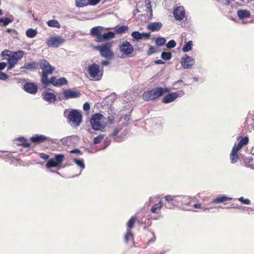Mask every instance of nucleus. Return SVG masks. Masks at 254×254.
I'll use <instances>...</instances> for the list:
<instances>
[{"mask_svg":"<svg viewBox=\"0 0 254 254\" xmlns=\"http://www.w3.org/2000/svg\"><path fill=\"white\" fill-rule=\"evenodd\" d=\"M40 68L42 70V72L52 74L55 70V67L52 66L46 60H41L39 61Z\"/></svg>","mask_w":254,"mask_h":254,"instance_id":"obj_10","label":"nucleus"},{"mask_svg":"<svg viewBox=\"0 0 254 254\" xmlns=\"http://www.w3.org/2000/svg\"><path fill=\"white\" fill-rule=\"evenodd\" d=\"M165 200L168 202L172 203L173 205H177L178 200L175 199L172 196L167 195L165 196Z\"/></svg>","mask_w":254,"mask_h":254,"instance_id":"obj_33","label":"nucleus"},{"mask_svg":"<svg viewBox=\"0 0 254 254\" xmlns=\"http://www.w3.org/2000/svg\"><path fill=\"white\" fill-rule=\"evenodd\" d=\"M131 36L136 41L142 39L141 33L137 31H133L131 34Z\"/></svg>","mask_w":254,"mask_h":254,"instance_id":"obj_35","label":"nucleus"},{"mask_svg":"<svg viewBox=\"0 0 254 254\" xmlns=\"http://www.w3.org/2000/svg\"><path fill=\"white\" fill-rule=\"evenodd\" d=\"M232 199V198L226 196L225 195L219 196L216 197V198L214 199L212 201V202L215 203H219L224 202L225 201L230 200Z\"/></svg>","mask_w":254,"mask_h":254,"instance_id":"obj_27","label":"nucleus"},{"mask_svg":"<svg viewBox=\"0 0 254 254\" xmlns=\"http://www.w3.org/2000/svg\"><path fill=\"white\" fill-rule=\"evenodd\" d=\"M145 7H146V8L147 9V11H148V12H149V14L148 16L150 18H151L153 15V13H152L153 10H152V6L151 5V2H150V0H145Z\"/></svg>","mask_w":254,"mask_h":254,"instance_id":"obj_31","label":"nucleus"},{"mask_svg":"<svg viewBox=\"0 0 254 254\" xmlns=\"http://www.w3.org/2000/svg\"><path fill=\"white\" fill-rule=\"evenodd\" d=\"M23 56L24 52L22 50H19L13 53L11 52V59L17 62L18 60L22 59Z\"/></svg>","mask_w":254,"mask_h":254,"instance_id":"obj_25","label":"nucleus"},{"mask_svg":"<svg viewBox=\"0 0 254 254\" xmlns=\"http://www.w3.org/2000/svg\"><path fill=\"white\" fill-rule=\"evenodd\" d=\"M115 37V33L112 31H109L104 34H102L101 39L99 42H102L104 40H108L113 39Z\"/></svg>","mask_w":254,"mask_h":254,"instance_id":"obj_22","label":"nucleus"},{"mask_svg":"<svg viewBox=\"0 0 254 254\" xmlns=\"http://www.w3.org/2000/svg\"><path fill=\"white\" fill-rule=\"evenodd\" d=\"M64 156L62 154H56L54 158H50L46 164L48 168L59 167L64 161Z\"/></svg>","mask_w":254,"mask_h":254,"instance_id":"obj_7","label":"nucleus"},{"mask_svg":"<svg viewBox=\"0 0 254 254\" xmlns=\"http://www.w3.org/2000/svg\"><path fill=\"white\" fill-rule=\"evenodd\" d=\"M38 67V64L36 62H31L25 63L23 66H21L20 69L23 71L24 69H28L31 71L36 70Z\"/></svg>","mask_w":254,"mask_h":254,"instance_id":"obj_19","label":"nucleus"},{"mask_svg":"<svg viewBox=\"0 0 254 254\" xmlns=\"http://www.w3.org/2000/svg\"><path fill=\"white\" fill-rule=\"evenodd\" d=\"M238 200L241 201L242 203L245 204H250L251 201L248 198H244V197H240L238 198Z\"/></svg>","mask_w":254,"mask_h":254,"instance_id":"obj_48","label":"nucleus"},{"mask_svg":"<svg viewBox=\"0 0 254 254\" xmlns=\"http://www.w3.org/2000/svg\"><path fill=\"white\" fill-rule=\"evenodd\" d=\"M104 136H105V134H101L98 135L97 136L95 137L93 140L94 144H97L99 143L102 141V140L104 138Z\"/></svg>","mask_w":254,"mask_h":254,"instance_id":"obj_44","label":"nucleus"},{"mask_svg":"<svg viewBox=\"0 0 254 254\" xmlns=\"http://www.w3.org/2000/svg\"><path fill=\"white\" fill-rule=\"evenodd\" d=\"M154 63L156 64H165V62L161 60H157L154 61Z\"/></svg>","mask_w":254,"mask_h":254,"instance_id":"obj_59","label":"nucleus"},{"mask_svg":"<svg viewBox=\"0 0 254 254\" xmlns=\"http://www.w3.org/2000/svg\"><path fill=\"white\" fill-rule=\"evenodd\" d=\"M37 34L36 29L29 28L26 31V36L28 38H32L36 36Z\"/></svg>","mask_w":254,"mask_h":254,"instance_id":"obj_29","label":"nucleus"},{"mask_svg":"<svg viewBox=\"0 0 254 254\" xmlns=\"http://www.w3.org/2000/svg\"><path fill=\"white\" fill-rule=\"evenodd\" d=\"M166 40L164 37H159L155 40V44L158 46H162L165 44Z\"/></svg>","mask_w":254,"mask_h":254,"instance_id":"obj_37","label":"nucleus"},{"mask_svg":"<svg viewBox=\"0 0 254 254\" xmlns=\"http://www.w3.org/2000/svg\"><path fill=\"white\" fill-rule=\"evenodd\" d=\"M194 63V59L187 55L182 57L181 60V65L184 69H191Z\"/></svg>","mask_w":254,"mask_h":254,"instance_id":"obj_9","label":"nucleus"},{"mask_svg":"<svg viewBox=\"0 0 254 254\" xmlns=\"http://www.w3.org/2000/svg\"><path fill=\"white\" fill-rule=\"evenodd\" d=\"M156 52L155 48H154L153 46H151L148 51H147V55L148 56L151 55L155 53Z\"/></svg>","mask_w":254,"mask_h":254,"instance_id":"obj_50","label":"nucleus"},{"mask_svg":"<svg viewBox=\"0 0 254 254\" xmlns=\"http://www.w3.org/2000/svg\"><path fill=\"white\" fill-rule=\"evenodd\" d=\"M230 158L232 163H236L239 158L237 152H235L234 151L232 150L230 154Z\"/></svg>","mask_w":254,"mask_h":254,"instance_id":"obj_41","label":"nucleus"},{"mask_svg":"<svg viewBox=\"0 0 254 254\" xmlns=\"http://www.w3.org/2000/svg\"><path fill=\"white\" fill-rule=\"evenodd\" d=\"M105 117L101 113L93 114L90 119L91 128L95 131H104L107 126L105 123H102Z\"/></svg>","mask_w":254,"mask_h":254,"instance_id":"obj_1","label":"nucleus"},{"mask_svg":"<svg viewBox=\"0 0 254 254\" xmlns=\"http://www.w3.org/2000/svg\"><path fill=\"white\" fill-rule=\"evenodd\" d=\"M163 95V87H157L145 91L142 95V99L145 101L154 100Z\"/></svg>","mask_w":254,"mask_h":254,"instance_id":"obj_3","label":"nucleus"},{"mask_svg":"<svg viewBox=\"0 0 254 254\" xmlns=\"http://www.w3.org/2000/svg\"><path fill=\"white\" fill-rule=\"evenodd\" d=\"M151 36L150 33H141V37L142 39L143 38H145L146 39H149Z\"/></svg>","mask_w":254,"mask_h":254,"instance_id":"obj_54","label":"nucleus"},{"mask_svg":"<svg viewBox=\"0 0 254 254\" xmlns=\"http://www.w3.org/2000/svg\"><path fill=\"white\" fill-rule=\"evenodd\" d=\"M67 83V80L64 77H61L59 79H57L55 77V79L53 80V82L52 83V85L54 86L58 87L60 86H62L64 85H65Z\"/></svg>","mask_w":254,"mask_h":254,"instance_id":"obj_21","label":"nucleus"},{"mask_svg":"<svg viewBox=\"0 0 254 254\" xmlns=\"http://www.w3.org/2000/svg\"><path fill=\"white\" fill-rule=\"evenodd\" d=\"M73 161L77 165V166L81 169L79 173L74 175V177H75L81 174L82 170L85 168V166L84 163L83 159H82L75 158L73 159Z\"/></svg>","mask_w":254,"mask_h":254,"instance_id":"obj_26","label":"nucleus"},{"mask_svg":"<svg viewBox=\"0 0 254 254\" xmlns=\"http://www.w3.org/2000/svg\"><path fill=\"white\" fill-rule=\"evenodd\" d=\"M166 47L168 49H172L176 47V43L175 40H171L167 44Z\"/></svg>","mask_w":254,"mask_h":254,"instance_id":"obj_47","label":"nucleus"},{"mask_svg":"<svg viewBox=\"0 0 254 254\" xmlns=\"http://www.w3.org/2000/svg\"><path fill=\"white\" fill-rule=\"evenodd\" d=\"M235 0H226V2H225V4L226 5H229L230 3V2L231 1H235Z\"/></svg>","mask_w":254,"mask_h":254,"instance_id":"obj_64","label":"nucleus"},{"mask_svg":"<svg viewBox=\"0 0 254 254\" xmlns=\"http://www.w3.org/2000/svg\"><path fill=\"white\" fill-rule=\"evenodd\" d=\"M8 67L7 68V70H11L15 66V65L17 63V62L11 59H8Z\"/></svg>","mask_w":254,"mask_h":254,"instance_id":"obj_39","label":"nucleus"},{"mask_svg":"<svg viewBox=\"0 0 254 254\" xmlns=\"http://www.w3.org/2000/svg\"><path fill=\"white\" fill-rule=\"evenodd\" d=\"M90 106L88 103L86 102L83 104V109L85 111H88L90 110Z\"/></svg>","mask_w":254,"mask_h":254,"instance_id":"obj_55","label":"nucleus"},{"mask_svg":"<svg viewBox=\"0 0 254 254\" xmlns=\"http://www.w3.org/2000/svg\"><path fill=\"white\" fill-rule=\"evenodd\" d=\"M237 15L241 19L249 18L251 13L249 10L246 9H239L237 11Z\"/></svg>","mask_w":254,"mask_h":254,"instance_id":"obj_23","label":"nucleus"},{"mask_svg":"<svg viewBox=\"0 0 254 254\" xmlns=\"http://www.w3.org/2000/svg\"><path fill=\"white\" fill-rule=\"evenodd\" d=\"M122 129L121 127H116L114 131L110 134L111 136H116L120 131Z\"/></svg>","mask_w":254,"mask_h":254,"instance_id":"obj_52","label":"nucleus"},{"mask_svg":"<svg viewBox=\"0 0 254 254\" xmlns=\"http://www.w3.org/2000/svg\"><path fill=\"white\" fill-rule=\"evenodd\" d=\"M12 20L8 17H0V23L3 24V26H6L10 23Z\"/></svg>","mask_w":254,"mask_h":254,"instance_id":"obj_42","label":"nucleus"},{"mask_svg":"<svg viewBox=\"0 0 254 254\" xmlns=\"http://www.w3.org/2000/svg\"><path fill=\"white\" fill-rule=\"evenodd\" d=\"M64 41V40L61 37L56 36L50 38L46 42V44L50 47L58 48L61 44L63 43Z\"/></svg>","mask_w":254,"mask_h":254,"instance_id":"obj_11","label":"nucleus"},{"mask_svg":"<svg viewBox=\"0 0 254 254\" xmlns=\"http://www.w3.org/2000/svg\"><path fill=\"white\" fill-rule=\"evenodd\" d=\"M133 238V236L131 231L129 229L127 230V234L125 237V240L127 243H128V241L130 240H132Z\"/></svg>","mask_w":254,"mask_h":254,"instance_id":"obj_40","label":"nucleus"},{"mask_svg":"<svg viewBox=\"0 0 254 254\" xmlns=\"http://www.w3.org/2000/svg\"><path fill=\"white\" fill-rule=\"evenodd\" d=\"M15 141H20V143H17V145L19 146H22L24 148H29L31 146V144L29 142H27L26 138L23 136L18 137L15 140Z\"/></svg>","mask_w":254,"mask_h":254,"instance_id":"obj_24","label":"nucleus"},{"mask_svg":"<svg viewBox=\"0 0 254 254\" xmlns=\"http://www.w3.org/2000/svg\"><path fill=\"white\" fill-rule=\"evenodd\" d=\"M43 99L49 103H54L56 100V96L53 93L45 92L42 94Z\"/></svg>","mask_w":254,"mask_h":254,"instance_id":"obj_17","label":"nucleus"},{"mask_svg":"<svg viewBox=\"0 0 254 254\" xmlns=\"http://www.w3.org/2000/svg\"><path fill=\"white\" fill-rule=\"evenodd\" d=\"M104 29V28L101 26H97L92 27L90 30V35L92 37H96V41L99 42L102 35L101 32Z\"/></svg>","mask_w":254,"mask_h":254,"instance_id":"obj_14","label":"nucleus"},{"mask_svg":"<svg viewBox=\"0 0 254 254\" xmlns=\"http://www.w3.org/2000/svg\"><path fill=\"white\" fill-rule=\"evenodd\" d=\"M110 64V63L108 61H102V62H101V64L103 66L108 65Z\"/></svg>","mask_w":254,"mask_h":254,"instance_id":"obj_60","label":"nucleus"},{"mask_svg":"<svg viewBox=\"0 0 254 254\" xmlns=\"http://www.w3.org/2000/svg\"><path fill=\"white\" fill-rule=\"evenodd\" d=\"M127 29V26L122 25L120 26H117L116 27L115 31L117 33L123 34L125 33Z\"/></svg>","mask_w":254,"mask_h":254,"instance_id":"obj_38","label":"nucleus"},{"mask_svg":"<svg viewBox=\"0 0 254 254\" xmlns=\"http://www.w3.org/2000/svg\"><path fill=\"white\" fill-rule=\"evenodd\" d=\"M184 92L183 90H179L176 92L170 93L164 96L162 102L168 104L174 101L177 98L184 95Z\"/></svg>","mask_w":254,"mask_h":254,"instance_id":"obj_8","label":"nucleus"},{"mask_svg":"<svg viewBox=\"0 0 254 254\" xmlns=\"http://www.w3.org/2000/svg\"><path fill=\"white\" fill-rule=\"evenodd\" d=\"M47 140H50L52 141L53 143H55V141L53 139L48 138L44 135L36 134L34 136H32L30 138V140L32 142L38 144L45 142Z\"/></svg>","mask_w":254,"mask_h":254,"instance_id":"obj_15","label":"nucleus"},{"mask_svg":"<svg viewBox=\"0 0 254 254\" xmlns=\"http://www.w3.org/2000/svg\"><path fill=\"white\" fill-rule=\"evenodd\" d=\"M249 139L248 136H245L243 137H241L240 140L239 141V143H240L242 146H244L249 143Z\"/></svg>","mask_w":254,"mask_h":254,"instance_id":"obj_43","label":"nucleus"},{"mask_svg":"<svg viewBox=\"0 0 254 254\" xmlns=\"http://www.w3.org/2000/svg\"><path fill=\"white\" fill-rule=\"evenodd\" d=\"M1 55L3 59L8 60V59H11V52L8 50H5L1 52Z\"/></svg>","mask_w":254,"mask_h":254,"instance_id":"obj_36","label":"nucleus"},{"mask_svg":"<svg viewBox=\"0 0 254 254\" xmlns=\"http://www.w3.org/2000/svg\"><path fill=\"white\" fill-rule=\"evenodd\" d=\"M70 153L74 154H81V151L79 149H75L70 151Z\"/></svg>","mask_w":254,"mask_h":254,"instance_id":"obj_58","label":"nucleus"},{"mask_svg":"<svg viewBox=\"0 0 254 254\" xmlns=\"http://www.w3.org/2000/svg\"><path fill=\"white\" fill-rule=\"evenodd\" d=\"M172 55L171 52L164 51L161 53V58L165 61H169L171 59Z\"/></svg>","mask_w":254,"mask_h":254,"instance_id":"obj_32","label":"nucleus"},{"mask_svg":"<svg viewBox=\"0 0 254 254\" xmlns=\"http://www.w3.org/2000/svg\"><path fill=\"white\" fill-rule=\"evenodd\" d=\"M8 75L4 72L0 71V79L2 80H5L8 78Z\"/></svg>","mask_w":254,"mask_h":254,"instance_id":"obj_53","label":"nucleus"},{"mask_svg":"<svg viewBox=\"0 0 254 254\" xmlns=\"http://www.w3.org/2000/svg\"><path fill=\"white\" fill-rule=\"evenodd\" d=\"M193 206L195 208H200V204H198V203L194 204L193 205Z\"/></svg>","mask_w":254,"mask_h":254,"instance_id":"obj_63","label":"nucleus"},{"mask_svg":"<svg viewBox=\"0 0 254 254\" xmlns=\"http://www.w3.org/2000/svg\"><path fill=\"white\" fill-rule=\"evenodd\" d=\"M125 119L126 120V121H129V120H131L130 115H126L125 116Z\"/></svg>","mask_w":254,"mask_h":254,"instance_id":"obj_62","label":"nucleus"},{"mask_svg":"<svg viewBox=\"0 0 254 254\" xmlns=\"http://www.w3.org/2000/svg\"><path fill=\"white\" fill-rule=\"evenodd\" d=\"M161 209L160 204H155L151 207V211L153 213H158Z\"/></svg>","mask_w":254,"mask_h":254,"instance_id":"obj_45","label":"nucleus"},{"mask_svg":"<svg viewBox=\"0 0 254 254\" xmlns=\"http://www.w3.org/2000/svg\"><path fill=\"white\" fill-rule=\"evenodd\" d=\"M162 24L160 22H151L147 26V29L152 32L158 31L161 29Z\"/></svg>","mask_w":254,"mask_h":254,"instance_id":"obj_18","label":"nucleus"},{"mask_svg":"<svg viewBox=\"0 0 254 254\" xmlns=\"http://www.w3.org/2000/svg\"><path fill=\"white\" fill-rule=\"evenodd\" d=\"M135 217H131L130 218V219L128 220V221L127 223L128 228H129L130 229H131L132 228H133V225L135 223Z\"/></svg>","mask_w":254,"mask_h":254,"instance_id":"obj_46","label":"nucleus"},{"mask_svg":"<svg viewBox=\"0 0 254 254\" xmlns=\"http://www.w3.org/2000/svg\"><path fill=\"white\" fill-rule=\"evenodd\" d=\"M87 71L90 76L95 80H99L103 75V69L101 70L100 65L95 63L90 65Z\"/></svg>","mask_w":254,"mask_h":254,"instance_id":"obj_5","label":"nucleus"},{"mask_svg":"<svg viewBox=\"0 0 254 254\" xmlns=\"http://www.w3.org/2000/svg\"><path fill=\"white\" fill-rule=\"evenodd\" d=\"M40 156L41 158H43V159L47 160L49 158V156L48 155H47L44 153H42L40 154Z\"/></svg>","mask_w":254,"mask_h":254,"instance_id":"obj_56","label":"nucleus"},{"mask_svg":"<svg viewBox=\"0 0 254 254\" xmlns=\"http://www.w3.org/2000/svg\"><path fill=\"white\" fill-rule=\"evenodd\" d=\"M7 64L4 62L0 63V71L4 69Z\"/></svg>","mask_w":254,"mask_h":254,"instance_id":"obj_57","label":"nucleus"},{"mask_svg":"<svg viewBox=\"0 0 254 254\" xmlns=\"http://www.w3.org/2000/svg\"><path fill=\"white\" fill-rule=\"evenodd\" d=\"M101 0H88V5H96L98 4Z\"/></svg>","mask_w":254,"mask_h":254,"instance_id":"obj_51","label":"nucleus"},{"mask_svg":"<svg viewBox=\"0 0 254 254\" xmlns=\"http://www.w3.org/2000/svg\"><path fill=\"white\" fill-rule=\"evenodd\" d=\"M192 41H189L186 43L182 48V51L184 52H187L190 51L192 49Z\"/></svg>","mask_w":254,"mask_h":254,"instance_id":"obj_30","label":"nucleus"},{"mask_svg":"<svg viewBox=\"0 0 254 254\" xmlns=\"http://www.w3.org/2000/svg\"><path fill=\"white\" fill-rule=\"evenodd\" d=\"M173 15L176 20H182L185 17V11L184 7L178 6L176 8L173 12Z\"/></svg>","mask_w":254,"mask_h":254,"instance_id":"obj_16","label":"nucleus"},{"mask_svg":"<svg viewBox=\"0 0 254 254\" xmlns=\"http://www.w3.org/2000/svg\"><path fill=\"white\" fill-rule=\"evenodd\" d=\"M63 97L62 98L59 97L60 100L77 98L80 96L81 93L75 88H68L63 90Z\"/></svg>","mask_w":254,"mask_h":254,"instance_id":"obj_6","label":"nucleus"},{"mask_svg":"<svg viewBox=\"0 0 254 254\" xmlns=\"http://www.w3.org/2000/svg\"><path fill=\"white\" fill-rule=\"evenodd\" d=\"M48 26L57 28H61V24L57 20L51 19L47 22Z\"/></svg>","mask_w":254,"mask_h":254,"instance_id":"obj_28","label":"nucleus"},{"mask_svg":"<svg viewBox=\"0 0 254 254\" xmlns=\"http://www.w3.org/2000/svg\"><path fill=\"white\" fill-rule=\"evenodd\" d=\"M48 73L42 72L41 76V82L46 85L52 84L53 80L55 79V76H52L50 79H48Z\"/></svg>","mask_w":254,"mask_h":254,"instance_id":"obj_20","label":"nucleus"},{"mask_svg":"<svg viewBox=\"0 0 254 254\" xmlns=\"http://www.w3.org/2000/svg\"><path fill=\"white\" fill-rule=\"evenodd\" d=\"M163 94L165 93H169L171 91V89L168 87H163Z\"/></svg>","mask_w":254,"mask_h":254,"instance_id":"obj_61","label":"nucleus"},{"mask_svg":"<svg viewBox=\"0 0 254 254\" xmlns=\"http://www.w3.org/2000/svg\"><path fill=\"white\" fill-rule=\"evenodd\" d=\"M23 89L26 92L31 94H35L38 91V86L34 82H26L23 86Z\"/></svg>","mask_w":254,"mask_h":254,"instance_id":"obj_13","label":"nucleus"},{"mask_svg":"<svg viewBox=\"0 0 254 254\" xmlns=\"http://www.w3.org/2000/svg\"><path fill=\"white\" fill-rule=\"evenodd\" d=\"M76 6L82 7L88 5V0H75Z\"/></svg>","mask_w":254,"mask_h":254,"instance_id":"obj_34","label":"nucleus"},{"mask_svg":"<svg viewBox=\"0 0 254 254\" xmlns=\"http://www.w3.org/2000/svg\"><path fill=\"white\" fill-rule=\"evenodd\" d=\"M112 45V43L108 42L95 47V49L99 51L102 57L107 59H112L114 56V54L111 50Z\"/></svg>","mask_w":254,"mask_h":254,"instance_id":"obj_4","label":"nucleus"},{"mask_svg":"<svg viewBox=\"0 0 254 254\" xmlns=\"http://www.w3.org/2000/svg\"><path fill=\"white\" fill-rule=\"evenodd\" d=\"M65 117H67L69 122H71L72 126L78 127L82 121V115L80 111L76 109L71 111L65 110L64 113Z\"/></svg>","mask_w":254,"mask_h":254,"instance_id":"obj_2","label":"nucleus"},{"mask_svg":"<svg viewBox=\"0 0 254 254\" xmlns=\"http://www.w3.org/2000/svg\"><path fill=\"white\" fill-rule=\"evenodd\" d=\"M120 51L125 55H129L132 53L133 48L131 44L127 41L124 42L120 45Z\"/></svg>","mask_w":254,"mask_h":254,"instance_id":"obj_12","label":"nucleus"},{"mask_svg":"<svg viewBox=\"0 0 254 254\" xmlns=\"http://www.w3.org/2000/svg\"><path fill=\"white\" fill-rule=\"evenodd\" d=\"M243 146H242L240 143H238L237 144H235L232 148V150L234 151L235 152H238L239 150L241 149Z\"/></svg>","mask_w":254,"mask_h":254,"instance_id":"obj_49","label":"nucleus"}]
</instances>
